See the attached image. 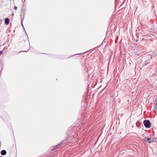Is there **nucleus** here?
<instances>
[{"instance_id": "0eeeda50", "label": "nucleus", "mask_w": 157, "mask_h": 157, "mask_svg": "<svg viewBox=\"0 0 157 157\" xmlns=\"http://www.w3.org/2000/svg\"><path fill=\"white\" fill-rule=\"evenodd\" d=\"M14 9H15V10H17V7L16 6H15L14 7Z\"/></svg>"}, {"instance_id": "7ed1b4c3", "label": "nucleus", "mask_w": 157, "mask_h": 157, "mask_svg": "<svg viewBox=\"0 0 157 157\" xmlns=\"http://www.w3.org/2000/svg\"><path fill=\"white\" fill-rule=\"evenodd\" d=\"M5 24L6 25H8L10 22L9 19L8 18H6L5 19Z\"/></svg>"}, {"instance_id": "f03ea898", "label": "nucleus", "mask_w": 157, "mask_h": 157, "mask_svg": "<svg viewBox=\"0 0 157 157\" xmlns=\"http://www.w3.org/2000/svg\"><path fill=\"white\" fill-rule=\"evenodd\" d=\"M144 140L145 141L149 143H151L152 142V139L151 138L146 137L144 138Z\"/></svg>"}, {"instance_id": "f257e3e1", "label": "nucleus", "mask_w": 157, "mask_h": 157, "mask_svg": "<svg viewBox=\"0 0 157 157\" xmlns=\"http://www.w3.org/2000/svg\"><path fill=\"white\" fill-rule=\"evenodd\" d=\"M144 126L147 128H149L151 127V124L150 121L148 120H145L144 121Z\"/></svg>"}, {"instance_id": "423d86ee", "label": "nucleus", "mask_w": 157, "mask_h": 157, "mask_svg": "<svg viewBox=\"0 0 157 157\" xmlns=\"http://www.w3.org/2000/svg\"><path fill=\"white\" fill-rule=\"evenodd\" d=\"M60 147V144H58L57 146L54 147V150H55L57 149V148H58Z\"/></svg>"}, {"instance_id": "39448f33", "label": "nucleus", "mask_w": 157, "mask_h": 157, "mask_svg": "<svg viewBox=\"0 0 157 157\" xmlns=\"http://www.w3.org/2000/svg\"><path fill=\"white\" fill-rule=\"evenodd\" d=\"M155 109L156 110H157V99H156L155 103Z\"/></svg>"}, {"instance_id": "1a4fd4ad", "label": "nucleus", "mask_w": 157, "mask_h": 157, "mask_svg": "<svg viewBox=\"0 0 157 157\" xmlns=\"http://www.w3.org/2000/svg\"><path fill=\"white\" fill-rule=\"evenodd\" d=\"M1 142H0V146H1Z\"/></svg>"}, {"instance_id": "9d476101", "label": "nucleus", "mask_w": 157, "mask_h": 157, "mask_svg": "<svg viewBox=\"0 0 157 157\" xmlns=\"http://www.w3.org/2000/svg\"><path fill=\"white\" fill-rule=\"evenodd\" d=\"M2 157V156H1V157Z\"/></svg>"}, {"instance_id": "20e7f679", "label": "nucleus", "mask_w": 157, "mask_h": 157, "mask_svg": "<svg viewBox=\"0 0 157 157\" xmlns=\"http://www.w3.org/2000/svg\"><path fill=\"white\" fill-rule=\"evenodd\" d=\"M6 153V152L5 150H2L1 152V154L2 155H5Z\"/></svg>"}, {"instance_id": "6e6552de", "label": "nucleus", "mask_w": 157, "mask_h": 157, "mask_svg": "<svg viewBox=\"0 0 157 157\" xmlns=\"http://www.w3.org/2000/svg\"><path fill=\"white\" fill-rule=\"evenodd\" d=\"M2 51H0V54H2Z\"/></svg>"}]
</instances>
